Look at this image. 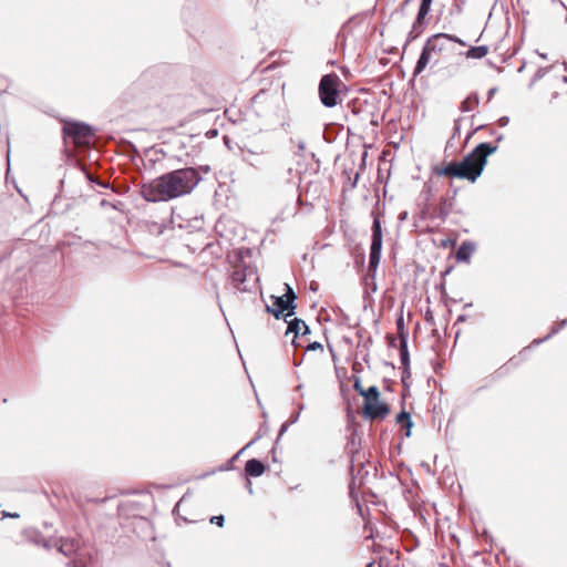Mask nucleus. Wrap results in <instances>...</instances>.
I'll list each match as a JSON object with an SVG mask.
<instances>
[{"mask_svg": "<svg viewBox=\"0 0 567 567\" xmlns=\"http://www.w3.org/2000/svg\"><path fill=\"white\" fill-rule=\"evenodd\" d=\"M200 179L196 168H178L142 184L140 194L150 203L168 202L189 194Z\"/></svg>", "mask_w": 567, "mask_h": 567, "instance_id": "1", "label": "nucleus"}, {"mask_svg": "<svg viewBox=\"0 0 567 567\" xmlns=\"http://www.w3.org/2000/svg\"><path fill=\"white\" fill-rule=\"evenodd\" d=\"M252 109L256 115L267 127L278 125L285 133L291 131V117L286 107L281 105V100L277 95L265 91L258 92L251 100Z\"/></svg>", "mask_w": 567, "mask_h": 567, "instance_id": "2", "label": "nucleus"}, {"mask_svg": "<svg viewBox=\"0 0 567 567\" xmlns=\"http://www.w3.org/2000/svg\"><path fill=\"white\" fill-rule=\"evenodd\" d=\"M497 152V146L488 142L476 145L462 161L455 162L458 179L475 183L484 172L488 156Z\"/></svg>", "mask_w": 567, "mask_h": 567, "instance_id": "3", "label": "nucleus"}, {"mask_svg": "<svg viewBox=\"0 0 567 567\" xmlns=\"http://www.w3.org/2000/svg\"><path fill=\"white\" fill-rule=\"evenodd\" d=\"M341 85V79L333 72L321 76L318 85V94L324 107L332 109L339 104Z\"/></svg>", "mask_w": 567, "mask_h": 567, "instance_id": "4", "label": "nucleus"}, {"mask_svg": "<svg viewBox=\"0 0 567 567\" xmlns=\"http://www.w3.org/2000/svg\"><path fill=\"white\" fill-rule=\"evenodd\" d=\"M371 216L373 218L372 223V236H371V246H370V255H369V269L373 271L372 275L375 276V271L379 267L383 244V234L381 227V219L379 214L374 210L371 212Z\"/></svg>", "mask_w": 567, "mask_h": 567, "instance_id": "5", "label": "nucleus"}, {"mask_svg": "<svg viewBox=\"0 0 567 567\" xmlns=\"http://www.w3.org/2000/svg\"><path fill=\"white\" fill-rule=\"evenodd\" d=\"M62 133L64 138H71L74 144H89L94 130L84 122L64 121Z\"/></svg>", "mask_w": 567, "mask_h": 567, "instance_id": "6", "label": "nucleus"}, {"mask_svg": "<svg viewBox=\"0 0 567 567\" xmlns=\"http://www.w3.org/2000/svg\"><path fill=\"white\" fill-rule=\"evenodd\" d=\"M287 330H286V338H288L290 334L291 337V344L293 346L295 350L298 349V347H302V341L306 339L307 336L311 333L310 328L306 324V322L302 319L293 318L291 320H287Z\"/></svg>", "mask_w": 567, "mask_h": 567, "instance_id": "7", "label": "nucleus"}, {"mask_svg": "<svg viewBox=\"0 0 567 567\" xmlns=\"http://www.w3.org/2000/svg\"><path fill=\"white\" fill-rule=\"evenodd\" d=\"M272 307L267 306V312L274 315L276 319L282 318L285 321L289 317H292L296 313L297 305L288 301L282 295L281 296H271Z\"/></svg>", "mask_w": 567, "mask_h": 567, "instance_id": "8", "label": "nucleus"}, {"mask_svg": "<svg viewBox=\"0 0 567 567\" xmlns=\"http://www.w3.org/2000/svg\"><path fill=\"white\" fill-rule=\"evenodd\" d=\"M390 408L385 402L379 401V399L372 401L371 403L364 404L363 414L367 419L375 420L383 419L386 414H389Z\"/></svg>", "mask_w": 567, "mask_h": 567, "instance_id": "9", "label": "nucleus"}, {"mask_svg": "<svg viewBox=\"0 0 567 567\" xmlns=\"http://www.w3.org/2000/svg\"><path fill=\"white\" fill-rule=\"evenodd\" d=\"M476 249V244L470 240L463 241L456 250V261L470 262L472 255Z\"/></svg>", "mask_w": 567, "mask_h": 567, "instance_id": "10", "label": "nucleus"}, {"mask_svg": "<svg viewBox=\"0 0 567 567\" xmlns=\"http://www.w3.org/2000/svg\"><path fill=\"white\" fill-rule=\"evenodd\" d=\"M445 38H447V33H436L426 40L425 45L431 52H442L447 42Z\"/></svg>", "mask_w": 567, "mask_h": 567, "instance_id": "11", "label": "nucleus"}, {"mask_svg": "<svg viewBox=\"0 0 567 567\" xmlns=\"http://www.w3.org/2000/svg\"><path fill=\"white\" fill-rule=\"evenodd\" d=\"M58 550L64 556H71L76 553L79 548V543L72 538H61L55 543Z\"/></svg>", "mask_w": 567, "mask_h": 567, "instance_id": "12", "label": "nucleus"}, {"mask_svg": "<svg viewBox=\"0 0 567 567\" xmlns=\"http://www.w3.org/2000/svg\"><path fill=\"white\" fill-rule=\"evenodd\" d=\"M431 53L432 52L424 44L423 48H422L421 54H420V56H419V59L416 61V64L414 66L413 78H416L417 75H420L425 70V68L430 63Z\"/></svg>", "mask_w": 567, "mask_h": 567, "instance_id": "13", "label": "nucleus"}, {"mask_svg": "<svg viewBox=\"0 0 567 567\" xmlns=\"http://www.w3.org/2000/svg\"><path fill=\"white\" fill-rule=\"evenodd\" d=\"M246 280H247L246 268H236L231 272V282L237 290L248 291V288L245 285Z\"/></svg>", "mask_w": 567, "mask_h": 567, "instance_id": "14", "label": "nucleus"}, {"mask_svg": "<svg viewBox=\"0 0 567 567\" xmlns=\"http://www.w3.org/2000/svg\"><path fill=\"white\" fill-rule=\"evenodd\" d=\"M265 465L261 461L257 458H251L246 462L245 471L248 475L252 477H259L265 473Z\"/></svg>", "mask_w": 567, "mask_h": 567, "instance_id": "15", "label": "nucleus"}, {"mask_svg": "<svg viewBox=\"0 0 567 567\" xmlns=\"http://www.w3.org/2000/svg\"><path fill=\"white\" fill-rule=\"evenodd\" d=\"M396 328H398V333L400 336V353L399 354H409V350H408V333L404 330L403 316H400L396 319Z\"/></svg>", "mask_w": 567, "mask_h": 567, "instance_id": "16", "label": "nucleus"}, {"mask_svg": "<svg viewBox=\"0 0 567 567\" xmlns=\"http://www.w3.org/2000/svg\"><path fill=\"white\" fill-rule=\"evenodd\" d=\"M455 165H456L455 162L452 161L450 163H446L442 167H434L433 172H434V174H436L439 176H446V177L457 178V175H456L457 173H456V166Z\"/></svg>", "mask_w": 567, "mask_h": 567, "instance_id": "17", "label": "nucleus"}, {"mask_svg": "<svg viewBox=\"0 0 567 567\" xmlns=\"http://www.w3.org/2000/svg\"><path fill=\"white\" fill-rule=\"evenodd\" d=\"M480 104V96L476 92L471 93L462 103L460 106V110L463 113L471 112Z\"/></svg>", "mask_w": 567, "mask_h": 567, "instance_id": "18", "label": "nucleus"}, {"mask_svg": "<svg viewBox=\"0 0 567 567\" xmlns=\"http://www.w3.org/2000/svg\"><path fill=\"white\" fill-rule=\"evenodd\" d=\"M424 30V21H420L419 23L416 22V19L414 20L413 24H412V29L411 31L409 32L408 34V38H406V41H405V44H404V48L412 41H414L415 39H417L420 37V34L423 32Z\"/></svg>", "mask_w": 567, "mask_h": 567, "instance_id": "19", "label": "nucleus"}, {"mask_svg": "<svg viewBox=\"0 0 567 567\" xmlns=\"http://www.w3.org/2000/svg\"><path fill=\"white\" fill-rule=\"evenodd\" d=\"M488 53L487 45L471 47L466 52L468 59H482Z\"/></svg>", "mask_w": 567, "mask_h": 567, "instance_id": "20", "label": "nucleus"}, {"mask_svg": "<svg viewBox=\"0 0 567 567\" xmlns=\"http://www.w3.org/2000/svg\"><path fill=\"white\" fill-rule=\"evenodd\" d=\"M360 395L364 398V404L371 403L372 401L379 399L380 391L378 386L372 385L367 390L360 391Z\"/></svg>", "mask_w": 567, "mask_h": 567, "instance_id": "21", "label": "nucleus"}, {"mask_svg": "<svg viewBox=\"0 0 567 567\" xmlns=\"http://www.w3.org/2000/svg\"><path fill=\"white\" fill-rule=\"evenodd\" d=\"M301 349H303V353L302 354H306L308 351H316V350H322L323 347L320 342L318 341H310L308 339V336L306 337V339H303L302 341V347H300Z\"/></svg>", "mask_w": 567, "mask_h": 567, "instance_id": "22", "label": "nucleus"}, {"mask_svg": "<svg viewBox=\"0 0 567 567\" xmlns=\"http://www.w3.org/2000/svg\"><path fill=\"white\" fill-rule=\"evenodd\" d=\"M431 6H432L431 2H426V1H422L421 0L420 7H419V11H417V14H416V18H415L417 23L420 21H424L425 17L429 14V12L431 10Z\"/></svg>", "mask_w": 567, "mask_h": 567, "instance_id": "23", "label": "nucleus"}, {"mask_svg": "<svg viewBox=\"0 0 567 567\" xmlns=\"http://www.w3.org/2000/svg\"><path fill=\"white\" fill-rule=\"evenodd\" d=\"M247 154L248 156H246L244 158V161L246 163H248L250 166L255 167V168H261V161L258 158V154L256 152H252V151H247Z\"/></svg>", "mask_w": 567, "mask_h": 567, "instance_id": "24", "label": "nucleus"}, {"mask_svg": "<svg viewBox=\"0 0 567 567\" xmlns=\"http://www.w3.org/2000/svg\"><path fill=\"white\" fill-rule=\"evenodd\" d=\"M288 301H291L292 303H296L297 300V293L295 292L293 288L289 284H285V292L282 295Z\"/></svg>", "mask_w": 567, "mask_h": 567, "instance_id": "25", "label": "nucleus"}, {"mask_svg": "<svg viewBox=\"0 0 567 567\" xmlns=\"http://www.w3.org/2000/svg\"><path fill=\"white\" fill-rule=\"evenodd\" d=\"M85 176L90 183L96 184L103 188H110L111 186L109 182L101 181L100 178L94 177L90 172H85Z\"/></svg>", "mask_w": 567, "mask_h": 567, "instance_id": "26", "label": "nucleus"}, {"mask_svg": "<svg viewBox=\"0 0 567 567\" xmlns=\"http://www.w3.org/2000/svg\"><path fill=\"white\" fill-rule=\"evenodd\" d=\"M465 2H466V0H454L451 13L452 14H454V13L461 14L463 12V7H464Z\"/></svg>", "mask_w": 567, "mask_h": 567, "instance_id": "27", "label": "nucleus"}, {"mask_svg": "<svg viewBox=\"0 0 567 567\" xmlns=\"http://www.w3.org/2000/svg\"><path fill=\"white\" fill-rule=\"evenodd\" d=\"M100 205H101V207H111L115 210H122L123 203L122 202L111 203L106 199H102Z\"/></svg>", "mask_w": 567, "mask_h": 567, "instance_id": "28", "label": "nucleus"}, {"mask_svg": "<svg viewBox=\"0 0 567 567\" xmlns=\"http://www.w3.org/2000/svg\"><path fill=\"white\" fill-rule=\"evenodd\" d=\"M210 523H212V524H215V525H217V526H219V527H223V526H224V523H225V517H224V515L213 516V517L210 518Z\"/></svg>", "mask_w": 567, "mask_h": 567, "instance_id": "29", "label": "nucleus"}, {"mask_svg": "<svg viewBox=\"0 0 567 567\" xmlns=\"http://www.w3.org/2000/svg\"><path fill=\"white\" fill-rule=\"evenodd\" d=\"M409 419H411V415L410 413L405 412V411H402L401 413L398 414L396 416V422L398 423H404L405 421H408Z\"/></svg>", "mask_w": 567, "mask_h": 567, "instance_id": "30", "label": "nucleus"}, {"mask_svg": "<svg viewBox=\"0 0 567 567\" xmlns=\"http://www.w3.org/2000/svg\"><path fill=\"white\" fill-rule=\"evenodd\" d=\"M446 41L458 43L460 45L465 47L466 42L462 39L457 38L456 35L447 34V38H445Z\"/></svg>", "mask_w": 567, "mask_h": 567, "instance_id": "31", "label": "nucleus"}, {"mask_svg": "<svg viewBox=\"0 0 567 567\" xmlns=\"http://www.w3.org/2000/svg\"><path fill=\"white\" fill-rule=\"evenodd\" d=\"M545 69L540 68L537 70V72L534 74L533 76V80H532V83L530 84H534L536 81L540 80L544 74H545Z\"/></svg>", "mask_w": 567, "mask_h": 567, "instance_id": "32", "label": "nucleus"}, {"mask_svg": "<svg viewBox=\"0 0 567 567\" xmlns=\"http://www.w3.org/2000/svg\"><path fill=\"white\" fill-rule=\"evenodd\" d=\"M461 118L455 120L452 138L456 137L461 133Z\"/></svg>", "mask_w": 567, "mask_h": 567, "instance_id": "33", "label": "nucleus"}, {"mask_svg": "<svg viewBox=\"0 0 567 567\" xmlns=\"http://www.w3.org/2000/svg\"><path fill=\"white\" fill-rule=\"evenodd\" d=\"M550 337V334L542 338V339H535L528 347H526L523 351H526V350H530L533 346H538L543 341L547 340L548 338Z\"/></svg>", "mask_w": 567, "mask_h": 567, "instance_id": "34", "label": "nucleus"}, {"mask_svg": "<svg viewBox=\"0 0 567 567\" xmlns=\"http://www.w3.org/2000/svg\"><path fill=\"white\" fill-rule=\"evenodd\" d=\"M404 427H405V436L409 437L411 435V430H412V426H413V422L411 419H409L408 421H405L403 423Z\"/></svg>", "mask_w": 567, "mask_h": 567, "instance_id": "35", "label": "nucleus"}, {"mask_svg": "<svg viewBox=\"0 0 567 567\" xmlns=\"http://www.w3.org/2000/svg\"><path fill=\"white\" fill-rule=\"evenodd\" d=\"M301 410H303V405L302 404L299 406V411L290 416V419H289V423L290 424H293V423H296L299 420Z\"/></svg>", "mask_w": 567, "mask_h": 567, "instance_id": "36", "label": "nucleus"}, {"mask_svg": "<svg viewBox=\"0 0 567 567\" xmlns=\"http://www.w3.org/2000/svg\"><path fill=\"white\" fill-rule=\"evenodd\" d=\"M401 358V363L403 365V368L405 369L406 373L409 374V367H410V357H400Z\"/></svg>", "mask_w": 567, "mask_h": 567, "instance_id": "37", "label": "nucleus"}, {"mask_svg": "<svg viewBox=\"0 0 567 567\" xmlns=\"http://www.w3.org/2000/svg\"><path fill=\"white\" fill-rule=\"evenodd\" d=\"M498 125L504 127L506 126L508 123H509V117L508 116H502L498 118L497 121Z\"/></svg>", "mask_w": 567, "mask_h": 567, "instance_id": "38", "label": "nucleus"}, {"mask_svg": "<svg viewBox=\"0 0 567 567\" xmlns=\"http://www.w3.org/2000/svg\"><path fill=\"white\" fill-rule=\"evenodd\" d=\"M289 425L290 423L288 421L280 426L278 439H280L284 435V433L288 430Z\"/></svg>", "mask_w": 567, "mask_h": 567, "instance_id": "39", "label": "nucleus"}, {"mask_svg": "<svg viewBox=\"0 0 567 567\" xmlns=\"http://www.w3.org/2000/svg\"><path fill=\"white\" fill-rule=\"evenodd\" d=\"M353 388L360 393V391H363L364 389L361 386L360 378H355L353 382Z\"/></svg>", "mask_w": 567, "mask_h": 567, "instance_id": "40", "label": "nucleus"}, {"mask_svg": "<svg viewBox=\"0 0 567 567\" xmlns=\"http://www.w3.org/2000/svg\"><path fill=\"white\" fill-rule=\"evenodd\" d=\"M297 147H298V155H300L301 152H303L306 150V143L305 141L302 140H299L298 143H297Z\"/></svg>", "mask_w": 567, "mask_h": 567, "instance_id": "41", "label": "nucleus"}, {"mask_svg": "<svg viewBox=\"0 0 567 567\" xmlns=\"http://www.w3.org/2000/svg\"><path fill=\"white\" fill-rule=\"evenodd\" d=\"M482 128H484V125H480V126H477L476 128H474L473 131L468 132V133H467V135H466V140H465V142H467V141L472 137V135H473L475 132H477V131H480V130H482Z\"/></svg>", "mask_w": 567, "mask_h": 567, "instance_id": "42", "label": "nucleus"}, {"mask_svg": "<svg viewBox=\"0 0 567 567\" xmlns=\"http://www.w3.org/2000/svg\"><path fill=\"white\" fill-rule=\"evenodd\" d=\"M497 90L498 89L496 86H494V87L488 90V92H487V100L488 101L496 94Z\"/></svg>", "mask_w": 567, "mask_h": 567, "instance_id": "43", "label": "nucleus"}, {"mask_svg": "<svg viewBox=\"0 0 567 567\" xmlns=\"http://www.w3.org/2000/svg\"><path fill=\"white\" fill-rule=\"evenodd\" d=\"M256 442V439H254L252 441H250L249 443H247V445L241 449L233 458H237L239 456L240 453H243L246 449H248L250 445H252L254 443Z\"/></svg>", "mask_w": 567, "mask_h": 567, "instance_id": "44", "label": "nucleus"}, {"mask_svg": "<svg viewBox=\"0 0 567 567\" xmlns=\"http://www.w3.org/2000/svg\"><path fill=\"white\" fill-rule=\"evenodd\" d=\"M1 514H2L3 517H12V518H18L19 517V514H17V513L11 514V513H8L6 511H2Z\"/></svg>", "mask_w": 567, "mask_h": 567, "instance_id": "45", "label": "nucleus"}, {"mask_svg": "<svg viewBox=\"0 0 567 567\" xmlns=\"http://www.w3.org/2000/svg\"><path fill=\"white\" fill-rule=\"evenodd\" d=\"M370 289H371L372 292L377 291V282H375V276L374 275H372V282H371Z\"/></svg>", "mask_w": 567, "mask_h": 567, "instance_id": "46", "label": "nucleus"}, {"mask_svg": "<svg viewBox=\"0 0 567 567\" xmlns=\"http://www.w3.org/2000/svg\"><path fill=\"white\" fill-rule=\"evenodd\" d=\"M412 1L413 0H404L400 6L401 11H403Z\"/></svg>", "mask_w": 567, "mask_h": 567, "instance_id": "47", "label": "nucleus"}, {"mask_svg": "<svg viewBox=\"0 0 567 567\" xmlns=\"http://www.w3.org/2000/svg\"><path fill=\"white\" fill-rule=\"evenodd\" d=\"M439 215L444 218V217H446L449 215V212L444 207H442L440 209V214Z\"/></svg>", "mask_w": 567, "mask_h": 567, "instance_id": "48", "label": "nucleus"}, {"mask_svg": "<svg viewBox=\"0 0 567 567\" xmlns=\"http://www.w3.org/2000/svg\"><path fill=\"white\" fill-rule=\"evenodd\" d=\"M466 320V316L465 315H461L457 317V320L456 322H462V321H465Z\"/></svg>", "mask_w": 567, "mask_h": 567, "instance_id": "49", "label": "nucleus"}, {"mask_svg": "<svg viewBox=\"0 0 567 567\" xmlns=\"http://www.w3.org/2000/svg\"><path fill=\"white\" fill-rule=\"evenodd\" d=\"M503 138H504V135H503V134H499V135L496 137V142H501V141H503Z\"/></svg>", "mask_w": 567, "mask_h": 567, "instance_id": "50", "label": "nucleus"}, {"mask_svg": "<svg viewBox=\"0 0 567 567\" xmlns=\"http://www.w3.org/2000/svg\"><path fill=\"white\" fill-rule=\"evenodd\" d=\"M538 54H539V56H540L542 59H544V60H546V59H547V54H546V53H538Z\"/></svg>", "mask_w": 567, "mask_h": 567, "instance_id": "51", "label": "nucleus"}, {"mask_svg": "<svg viewBox=\"0 0 567 567\" xmlns=\"http://www.w3.org/2000/svg\"><path fill=\"white\" fill-rule=\"evenodd\" d=\"M239 359L241 360V364L244 365V368L246 369V363L245 361L243 360V355H239Z\"/></svg>", "mask_w": 567, "mask_h": 567, "instance_id": "52", "label": "nucleus"}, {"mask_svg": "<svg viewBox=\"0 0 567 567\" xmlns=\"http://www.w3.org/2000/svg\"><path fill=\"white\" fill-rule=\"evenodd\" d=\"M525 69V64H523L519 69H518V72L522 73Z\"/></svg>", "mask_w": 567, "mask_h": 567, "instance_id": "53", "label": "nucleus"}, {"mask_svg": "<svg viewBox=\"0 0 567 567\" xmlns=\"http://www.w3.org/2000/svg\"><path fill=\"white\" fill-rule=\"evenodd\" d=\"M295 367H299L301 364V360L299 362H293Z\"/></svg>", "mask_w": 567, "mask_h": 567, "instance_id": "54", "label": "nucleus"}, {"mask_svg": "<svg viewBox=\"0 0 567 567\" xmlns=\"http://www.w3.org/2000/svg\"><path fill=\"white\" fill-rule=\"evenodd\" d=\"M367 567H373V563H369Z\"/></svg>", "mask_w": 567, "mask_h": 567, "instance_id": "55", "label": "nucleus"}, {"mask_svg": "<svg viewBox=\"0 0 567 567\" xmlns=\"http://www.w3.org/2000/svg\"><path fill=\"white\" fill-rule=\"evenodd\" d=\"M217 133V130H214V132H210V135H214Z\"/></svg>", "mask_w": 567, "mask_h": 567, "instance_id": "56", "label": "nucleus"}, {"mask_svg": "<svg viewBox=\"0 0 567 567\" xmlns=\"http://www.w3.org/2000/svg\"><path fill=\"white\" fill-rule=\"evenodd\" d=\"M217 133V130H214V132H210V135H214Z\"/></svg>", "mask_w": 567, "mask_h": 567, "instance_id": "57", "label": "nucleus"}]
</instances>
